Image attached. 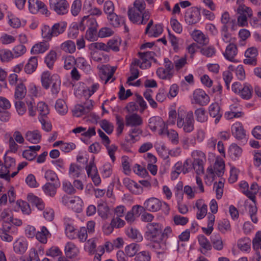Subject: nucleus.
Returning a JSON list of instances; mask_svg holds the SVG:
<instances>
[{"mask_svg":"<svg viewBox=\"0 0 261 261\" xmlns=\"http://www.w3.org/2000/svg\"><path fill=\"white\" fill-rule=\"evenodd\" d=\"M41 82L45 89H48L51 86L52 94L57 95L60 90L61 81L58 74L51 75L48 71H43L41 74Z\"/></svg>","mask_w":261,"mask_h":261,"instance_id":"obj_4","label":"nucleus"},{"mask_svg":"<svg viewBox=\"0 0 261 261\" xmlns=\"http://www.w3.org/2000/svg\"><path fill=\"white\" fill-rule=\"evenodd\" d=\"M38 66V60L36 57H31L24 67V70L27 74L34 72Z\"/></svg>","mask_w":261,"mask_h":261,"instance_id":"obj_31","label":"nucleus"},{"mask_svg":"<svg viewBox=\"0 0 261 261\" xmlns=\"http://www.w3.org/2000/svg\"><path fill=\"white\" fill-rule=\"evenodd\" d=\"M252 89L250 85L245 83L239 94L245 99H249L252 96Z\"/></svg>","mask_w":261,"mask_h":261,"instance_id":"obj_38","label":"nucleus"},{"mask_svg":"<svg viewBox=\"0 0 261 261\" xmlns=\"http://www.w3.org/2000/svg\"><path fill=\"white\" fill-rule=\"evenodd\" d=\"M139 245L136 243H132L125 248V251L129 257L136 256V254L139 251Z\"/></svg>","mask_w":261,"mask_h":261,"instance_id":"obj_44","label":"nucleus"},{"mask_svg":"<svg viewBox=\"0 0 261 261\" xmlns=\"http://www.w3.org/2000/svg\"><path fill=\"white\" fill-rule=\"evenodd\" d=\"M231 132L233 136L238 140H246V131L242 124L237 122L231 126Z\"/></svg>","mask_w":261,"mask_h":261,"instance_id":"obj_15","label":"nucleus"},{"mask_svg":"<svg viewBox=\"0 0 261 261\" xmlns=\"http://www.w3.org/2000/svg\"><path fill=\"white\" fill-rule=\"evenodd\" d=\"M210 101V97L204 91L197 89L194 91L192 103L200 106H206Z\"/></svg>","mask_w":261,"mask_h":261,"instance_id":"obj_11","label":"nucleus"},{"mask_svg":"<svg viewBox=\"0 0 261 261\" xmlns=\"http://www.w3.org/2000/svg\"><path fill=\"white\" fill-rule=\"evenodd\" d=\"M60 186V182H47L42 187V190L44 193L50 197H54L57 192V189Z\"/></svg>","mask_w":261,"mask_h":261,"instance_id":"obj_22","label":"nucleus"},{"mask_svg":"<svg viewBox=\"0 0 261 261\" xmlns=\"http://www.w3.org/2000/svg\"><path fill=\"white\" fill-rule=\"evenodd\" d=\"M208 111L210 116L215 118V123L217 124L223 115V111L219 104L217 102L212 103L208 107Z\"/></svg>","mask_w":261,"mask_h":261,"instance_id":"obj_19","label":"nucleus"},{"mask_svg":"<svg viewBox=\"0 0 261 261\" xmlns=\"http://www.w3.org/2000/svg\"><path fill=\"white\" fill-rule=\"evenodd\" d=\"M193 39L198 43L205 45L208 43V37L199 30H195L192 33Z\"/></svg>","mask_w":261,"mask_h":261,"instance_id":"obj_25","label":"nucleus"},{"mask_svg":"<svg viewBox=\"0 0 261 261\" xmlns=\"http://www.w3.org/2000/svg\"><path fill=\"white\" fill-rule=\"evenodd\" d=\"M211 242L212 247L217 250L220 251L223 248V243L222 238L219 233H214L211 236Z\"/></svg>","mask_w":261,"mask_h":261,"instance_id":"obj_30","label":"nucleus"},{"mask_svg":"<svg viewBox=\"0 0 261 261\" xmlns=\"http://www.w3.org/2000/svg\"><path fill=\"white\" fill-rule=\"evenodd\" d=\"M8 24L13 28H18L21 25L20 19L12 14L8 15Z\"/></svg>","mask_w":261,"mask_h":261,"instance_id":"obj_61","label":"nucleus"},{"mask_svg":"<svg viewBox=\"0 0 261 261\" xmlns=\"http://www.w3.org/2000/svg\"><path fill=\"white\" fill-rule=\"evenodd\" d=\"M49 9L58 15H64L68 11L69 4L66 0H49Z\"/></svg>","mask_w":261,"mask_h":261,"instance_id":"obj_8","label":"nucleus"},{"mask_svg":"<svg viewBox=\"0 0 261 261\" xmlns=\"http://www.w3.org/2000/svg\"><path fill=\"white\" fill-rule=\"evenodd\" d=\"M120 45V39H112L108 42V46H109V51L110 49L114 51H118L119 50Z\"/></svg>","mask_w":261,"mask_h":261,"instance_id":"obj_63","label":"nucleus"},{"mask_svg":"<svg viewBox=\"0 0 261 261\" xmlns=\"http://www.w3.org/2000/svg\"><path fill=\"white\" fill-rule=\"evenodd\" d=\"M13 58L12 51L7 49L0 50V59L3 62H7Z\"/></svg>","mask_w":261,"mask_h":261,"instance_id":"obj_54","label":"nucleus"},{"mask_svg":"<svg viewBox=\"0 0 261 261\" xmlns=\"http://www.w3.org/2000/svg\"><path fill=\"white\" fill-rule=\"evenodd\" d=\"M151 258L149 251H142L136 254L134 257V261H150Z\"/></svg>","mask_w":261,"mask_h":261,"instance_id":"obj_57","label":"nucleus"},{"mask_svg":"<svg viewBox=\"0 0 261 261\" xmlns=\"http://www.w3.org/2000/svg\"><path fill=\"white\" fill-rule=\"evenodd\" d=\"M66 27L67 23L63 21L55 23L51 28L48 25H44L42 29V36L47 41L50 40L53 37L62 34Z\"/></svg>","mask_w":261,"mask_h":261,"instance_id":"obj_5","label":"nucleus"},{"mask_svg":"<svg viewBox=\"0 0 261 261\" xmlns=\"http://www.w3.org/2000/svg\"><path fill=\"white\" fill-rule=\"evenodd\" d=\"M37 110L39 113V117H45L49 114L48 106L43 101L38 103Z\"/></svg>","mask_w":261,"mask_h":261,"instance_id":"obj_52","label":"nucleus"},{"mask_svg":"<svg viewBox=\"0 0 261 261\" xmlns=\"http://www.w3.org/2000/svg\"><path fill=\"white\" fill-rule=\"evenodd\" d=\"M96 240L92 238L88 240L85 244V249L90 255H93L96 252Z\"/></svg>","mask_w":261,"mask_h":261,"instance_id":"obj_48","label":"nucleus"},{"mask_svg":"<svg viewBox=\"0 0 261 261\" xmlns=\"http://www.w3.org/2000/svg\"><path fill=\"white\" fill-rule=\"evenodd\" d=\"M162 206V202L157 198L150 197L146 199L143 205H134L133 206V211L136 210L137 212L138 210L140 211L142 210L147 211L151 212H156L159 211Z\"/></svg>","mask_w":261,"mask_h":261,"instance_id":"obj_6","label":"nucleus"},{"mask_svg":"<svg viewBox=\"0 0 261 261\" xmlns=\"http://www.w3.org/2000/svg\"><path fill=\"white\" fill-rule=\"evenodd\" d=\"M168 238H165L164 240L155 241L152 247L155 249L158 253H162L167 249V240Z\"/></svg>","mask_w":261,"mask_h":261,"instance_id":"obj_39","label":"nucleus"},{"mask_svg":"<svg viewBox=\"0 0 261 261\" xmlns=\"http://www.w3.org/2000/svg\"><path fill=\"white\" fill-rule=\"evenodd\" d=\"M77 67L82 70L87 74H89L92 71L91 67L89 62L83 57H78L76 58Z\"/></svg>","mask_w":261,"mask_h":261,"instance_id":"obj_28","label":"nucleus"},{"mask_svg":"<svg viewBox=\"0 0 261 261\" xmlns=\"http://www.w3.org/2000/svg\"><path fill=\"white\" fill-rule=\"evenodd\" d=\"M191 156L193 161L201 162H206V155L203 152L200 150H194L191 153Z\"/></svg>","mask_w":261,"mask_h":261,"instance_id":"obj_59","label":"nucleus"},{"mask_svg":"<svg viewBox=\"0 0 261 261\" xmlns=\"http://www.w3.org/2000/svg\"><path fill=\"white\" fill-rule=\"evenodd\" d=\"M50 233L47 228L43 226L41 227L40 231L36 232V238L40 243L46 244L47 241V238L50 236Z\"/></svg>","mask_w":261,"mask_h":261,"instance_id":"obj_29","label":"nucleus"},{"mask_svg":"<svg viewBox=\"0 0 261 261\" xmlns=\"http://www.w3.org/2000/svg\"><path fill=\"white\" fill-rule=\"evenodd\" d=\"M69 206L75 212L80 213L82 211L83 201L79 197H74L69 201Z\"/></svg>","mask_w":261,"mask_h":261,"instance_id":"obj_37","label":"nucleus"},{"mask_svg":"<svg viewBox=\"0 0 261 261\" xmlns=\"http://www.w3.org/2000/svg\"><path fill=\"white\" fill-rule=\"evenodd\" d=\"M97 133L101 138L102 143L106 146L108 150V154L113 162L115 161V152L117 150V146L112 144L110 145V140L109 138L101 129H99Z\"/></svg>","mask_w":261,"mask_h":261,"instance_id":"obj_10","label":"nucleus"},{"mask_svg":"<svg viewBox=\"0 0 261 261\" xmlns=\"http://www.w3.org/2000/svg\"><path fill=\"white\" fill-rule=\"evenodd\" d=\"M237 13L239 15L245 16L247 18H250L252 16L251 9L245 5H240L237 9Z\"/></svg>","mask_w":261,"mask_h":261,"instance_id":"obj_58","label":"nucleus"},{"mask_svg":"<svg viewBox=\"0 0 261 261\" xmlns=\"http://www.w3.org/2000/svg\"><path fill=\"white\" fill-rule=\"evenodd\" d=\"M221 21L223 24L222 26H226L227 28L230 27L231 30L233 31L236 30V27H237L236 19H231L227 12H225L222 14Z\"/></svg>","mask_w":261,"mask_h":261,"instance_id":"obj_24","label":"nucleus"},{"mask_svg":"<svg viewBox=\"0 0 261 261\" xmlns=\"http://www.w3.org/2000/svg\"><path fill=\"white\" fill-rule=\"evenodd\" d=\"M163 28L161 24H156L151 28V30H149L148 35L149 37H158L163 32Z\"/></svg>","mask_w":261,"mask_h":261,"instance_id":"obj_53","label":"nucleus"},{"mask_svg":"<svg viewBox=\"0 0 261 261\" xmlns=\"http://www.w3.org/2000/svg\"><path fill=\"white\" fill-rule=\"evenodd\" d=\"M138 54L142 61V63L140 65V67L142 69L150 67L151 60H154V62H156V60L154 59L155 53L153 51L139 52Z\"/></svg>","mask_w":261,"mask_h":261,"instance_id":"obj_14","label":"nucleus"},{"mask_svg":"<svg viewBox=\"0 0 261 261\" xmlns=\"http://www.w3.org/2000/svg\"><path fill=\"white\" fill-rule=\"evenodd\" d=\"M56 60L57 53L55 51L50 50L45 57L44 62L48 68L52 69Z\"/></svg>","mask_w":261,"mask_h":261,"instance_id":"obj_40","label":"nucleus"},{"mask_svg":"<svg viewBox=\"0 0 261 261\" xmlns=\"http://www.w3.org/2000/svg\"><path fill=\"white\" fill-rule=\"evenodd\" d=\"M237 54V48L235 44L230 43L227 47L224 54L227 60L232 61Z\"/></svg>","mask_w":261,"mask_h":261,"instance_id":"obj_35","label":"nucleus"},{"mask_svg":"<svg viewBox=\"0 0 261 261\" xmlns=\"http://www.w3.org/2000/svg\"><path fill=\"white\" fill-rule=\"evenodd\" d=\"M164 134H167L169 139L171 141V143L173 144H177L179 142L178 134L177 132L173 129L168 130Z\"/></svg>","mask_w":261,"mask_h":261,"instance_id":"obj_56","label":"nucleus"},{"mask_svg":"<svg viewBox=\"0 0 261 261\" xmlns=\"http://www.w3.org/2000/svg\"><path fill=\"white\" fill-rule=\"evenodd\" d=\"M116 68L114 67H111L108 65H104L101 69L102 73L107 76L105 83H107L113 76L115 72Z\"/></svg>","mask_w":261,"mask_h":261,"instance_id":"obj_45","label":"nucleus"},{"mask_svg":"<svg viewBox=\"0 0 261 261\" xmlns=\"http://www.w3.org/2000/svg\"><path fill=\"white\" fill-rule=\"evenodd\" d=\"M49 47V44L46 40L45 42H40L34 45L31 49V52L32 54H42L47 50Z\"/></svg>","mask_w":261,"mask_h":261,"instance_id":"obj_34","label":"nucleus"},{"mask_svg":"<svg viewBox=\"0 0 261 261\" xmlns=\"http://www.w3.org/2000/svg\"><path fill=\"white\" fill-rule=\"evenodd\" d=\"M27 93V89L24 85L20 83L17 85L15 88L14 96L15 99H22L24 97Z\"/></svg>","mask_w":261,"mask_h":261,"instance_id":"obj_41","label":"nucleus"},{"mask_svg":"<svg viewBox=\"0 0 261 261\" xmlns=\"http://www.w3.org/2000/svg\"><path fill=\"white\" fill-rule=\"evenodd\" d=\"M149 127L152 131H155L159 129V134L160 135H164L167 130V126L162 119L159 116H153L149 119Z\"/></svg>","mask_w":261,"mask_h":261,"instance_id":"obj_9","label":"nucleus"},{"mask_svg":"<svg viewBox=\"0 0 261 261\" xmlns=\"http://www.w3.org/2000/svg\"><path fill=\"white\" fill-rule=\"evenodd\" d=\"M110 23L114 27H118L124 23V17L118 16L115 13L107 16Z\"/></svg>","mask_w":261,"mask_h":261,"instance_id":"obj_33","label":"nucleus"},{"mask_svg":"<svg viewBox=\"0 0 261 261\" xmlns=\"http://www.w3.org/2000/svg\"><path fill=\"white\" fill-rule=\"evenodd\" d=\"M28 248V243L23 239H19L16 240L13 244V249L17 254H23Z\"/></svg>","mask_w":261,"mask_h":261,"instance_id":"obj_23","label":"nucleus"},{"mask_svg":"<svg viewBox=\"0 0 261 261\" xmlns=\"http://www.w3.org/2000/svg\"><path fill=\"white\" fill-rule=\"evenodd\" d=\"M127 15L133 23L145 24L150 18V13L146 9V4L144 0H135L133 7L128 8Z\"/></svg>","mask_w":261,"mask_h":261,"instance_id":"obj_1","label":"nucleus"},{"mask_svg":"<svg viewBox=\"0 0 261 261\" xmlns=\"http://www.w3.org/2000/svg\"><path fill=\"white\" fill-rule=\"evenodd\" d=\"M197 240L199 245L198 250L203 255H206L212 249L211 242L203 234L199 235Z\"/></svg>","mask_w":261,"mask_h":261,"instance_id":"obj_17","label":"nucleus"},{"mask_svg":"<svg viewBox=\"0 0 261 261\" xmlns=\"http://www.w3.org/2000/svg\"><path fill=\"white\" fill-rule=\"evenodd\" d=\"M196 119L197 121L204 122L207 121V116L205 109L203 108L197 109L194 112Z\"/></svg>","mask_w":261,"mask_h":261,"instance_id":"obj_47","label":"nucleus"},{"mask_svg":"<svg viewBox=\"0 0 261 261\" xmlns=\"http://www.w3.org/2000/svg\"><path fill=\"white\" fill-rule=\"evenodd\" d=\"M65 253L69 258H72L77 255L79 253V248L72 242H68L65 246Z\"/></svg>","mask_w":261,"mask_h":261,"instance_id":"obj_26","label":"nucleus"},{"mask_svg":"<svg viewBox=\"0 0 261 261\" xmlns=\"http://www.w3.org/2000/svg\"><path fill=\"white\" fill-rule=\"evenodd\" d=\"M251 241L248 238H244L238 241V246L242 251H247L250 249Z\"/></svg>","mask_w":261,"mask_h":261,"instance_id":"obj_50","label":"nucleus"},{"mask_svg":"<svg viewBox=\"0 0 261 261\" xmlns=\"http://www.w3.org/2000/svg\"><path fill=\"white\" fill-rule=\"evenodd\" d=\"M29 9L31 13L36 14L40 10L43 14L47 15L48 11L44 3L39 0H29Z\"/></svg>","mask_w":261,"mask_h":261,"instance_id":"obj_13","label":"nucleus"},{"mask_svg":"<svg viewBox=\"0 0 261 261\" xmlns=\"http://www.w3.org/2000/svg\"><path fill=\"white\" fill-rule=\"evenodd\" d=\"M200 12L196 7H191L186 12L185 21L188 24H194L198 22L200 20Z\"/></svg>","mask_w":261,"mask_h":261,"instance_id":"obj_12","label":"nucleus"},{"mask_svg":"<svg viewBox=\"0 0 261 261\" xmlns=\"http://www.w3.org/2000/svg\"><path fill=\"white\" fill-rule=\"evenodd\" d=\"M205 162H197L193 161L192 168L197 175H200L204 172V164Z\"/></svg>","mask_w":261,"mask_h":261,"instance_id":"obj_64","label":"nucleus"},{"mask_svg":"<svg viewBox=\"0 0 261 261\" xmlns=\"http://www.w3.org/2000/svg\"><path fill=\"white\" fill-rule=\"evenodd\" d=\"M126 233L129 238L135 239L137 241H141L143 240L141 234L135 228H128L126 231Z\"/></svg>","mask_w":261,"mask_h":261,"instance_id":"obj_51","label":"nucleus"},{"mask_svg":"<svg viewBox=\"0 0 261 261\" xmlns=\"http://www.w3.org/2000/svg\"><path fill=\"white\" fill-rule=\"evenodd\" d=\"M172 234V230L170 226L166 227L163 230L162 225L158 223H150L146 225L145 238L150 241L155 242L169 238Z\"/></svg>","mask_w":261,"mask_h":261,"instance_id":"obj_2","label":"nucleus"},{"mask_svg":"<svg viewBox=\"0 0 261 261\" xmlns=\"http://www.w3.org/2000/svg\"><path fill=\"white\" fill-rule=\"evenodd\" d=\"M25 138L27 140L32 143H38L41 138V135L38 130L33 131H28L25 134Z\"/></svg>","mask_w":261,"mask_h":261,"instance_id":"obj_32","label":"nucleus"},{"mask_svg":"<svg viewBox=\"0 0 261 261\" xmlns=\"http://www.w3.org/2000/svg\"><path fill=\"white\" fill-rule=\"evenodd\" d=\"M65 232L66 236L71 240L75 239L77 237L75 229L74 226L70 223H64Z\"/></svg>","mask_w":261,"mask_h":261,"instance_id":"obj_43","label":"nucleus"},{"mask_svg":"<svg viewBox=\"0 0 261 261\" xmlns=\"http://www.w3.org/2000/svg\"><path fill=\"white\" fill-rule=\"evenodd\" d=\"M257 54V50L256 48L252 47L247 49L245 53V59L244 60V63L252 66L256 65Z\"/></svg>","mask_w":261,"mask_h":261,"instance_id":"obj_16","label":"nucleus"},{"mask_svg":"<svg viewBox=\"0 0 261 261\" xmlns=\"http://www.w3.org/2000/svg\"><path fill=\"white\" fill-rule=\"evenodd\" d=\"M56 111L61 115H65L68 111V108L64 100L59 99L55 104Z\"/></svg>","mask_w":261,"mask_h":261,"instance_id":"obj_46","label":"nucleus"},{"mask_svg":"<svg viewBox=\"0 0 261 261\" xmlns=\"http://www.w3.org/2000/svg\"><path fill=\"white\" fill-rule=\"evenodd\" d=\"M242 152V148L236 144H232L229 148L228 153L230 157L234 160L238 159Z\"/></svg>","mask_w":261,"mask_h":261,"instance_id":"obj_36","label":"nucleus"},{"mask_svg":"<svg viewBox=\"0 0 261 261\" xmlns=\"http://www.w3.org/2000/svg\"><path fill=\"white\" fill-rule=\"evenodd\" d=\"M174 63L175 69L179 70L187 64V58L186 57L179 58L178 57H175L174 58Z\"/></svg>","mask_w":261,"mask_h":261,"instance_id":"obj_62","label":"nucleus"},{"mask_svg":"<svg viewBox=\"0 0 261 261\" xmlns=\"http://www.w3.org/2000/svg\"><path fill=\"white\" fill-rule=\"evenodd\" d=\"M88 25H91L90 27L86 32V38L87 40L93 41L97 37V31L96 26L97 25V22L95 18H90L87 20Z\"/></svg>","mask_w":261,"mask_h":261,"instance_id":"obj_18","label":"nucleus"},{"mask_svg":"<svg viewBox=\"0 0 261 261\" xmlns=\"http://www.w3.org/2000/svg\"><path fill=\"white\" fill-rule=\"evenodd\" d=\"M125 122L126 126H137L142 124L143 120L138 114L133 113L125 116Z\"/></svg>","mask_w":261,"mask_h":261,"instance_id":"obj_21","label":"nucleus"},{"mask_svg":"<svg viewBox=\"0 0 261 261\" xmlns=\"http://www.w3.org/2000/svg\"><path fill=\"white\" fill-rule=\"evenodd\" d=\"M17 228L9 223L7 221H4L2 227L0 228V238L6 242H10L13 240V235L17 234Z\"/></svg>","mask_w":261,"mask_h":261,"instance_id":"obj_7","label":"nucleus"},{"mask_svg":"<svg viewBox=\"0 0 261 261\" xmlns=\"http://www.w3.org/2000/svg\"><path fill=\"white\" fill-rule=\"evenodd\" d=\"M218 228L222 233H225L231 230L229 221L227 219H223L218 222Z\"/></svg>","mask_w":261,"mask_h":261,"instance_id":"obj_49","label":"nucleus"},{"mask_svg":"<svg viewBox=\"0 0 261 261\" xmlns=\"http://www.w3.org/2000/svg\"><path fill=\"white\" fill-rule=\"evenodd\" d=\"M177 126L182 128L185 133H190L194 129V119L193 113L190 111L187 112L183 109H178Z\"/></svg>","mask_w":261,"mask_h":261,"instance_id":"obj_3","label":"nucleus"},{"mask_svg":"<svg viewBox=\"0 0 261 261\" xmlns=\"http://www.w3.org/2000/svg\"><path fill=\"white\" fill-rule=\"evenodd\" d=\"M76 64V59L72 56H67L64 58V67L66 70L72 69Z\"/></svg>","mask_w":261,"mask_h":261,"instance_id":"obj_55","label":"nucleus"},{"mask_svg":"<svg viewBox=\"0 0 261 261\" xmlns=\"http://www.w3.org/2000/svg\"><path fill=\"white\" fill-rule=\"evenodd\" d=\"M196 206L198 209L196 214L197 219L199 220L203 219L207 214V205L203 202L202 200L199 199L196 201Z\"/></svg>","mask_w":261,"mask_h":261,"instance_id":"obj_27","label":"nucleus"},{"mask_svg":"<svg viewBox=\"0 0 261 261\" xmlns=\"http://www.w3.org/2000/svg\"><path fill=\"white\" fill-rule=\"evenodd\" d=\"M61 49L63 51L70 54L73 53L76 49L75 43L71 40H67L61 45Z\"/></svg>","mask_w":261,"mask_h":261,"instance_id":"obj_42","label":"nucleus"},{"mask_svg":"<svg viewBox=\"0 0 261 261\" xmlns=\"http://www.w3.org/2000/svg\"><path fill=\"white\" fill-rule=\"evenodd\" d=\"M82 168L74 164H71L69 169V173L73 178L78 177L81 174Z\"/></svg>","mask_w":261,"mask_h":261,"instance_id":"obj_60","label":"nucleus"},{"mask_svg":"<svg viewBox=\"0 0 261 261\" xmlns=\"http://www.w3.org/2000/svg\"><path fill=\"white\" fill-rule=\"evenodd\" d=\"M224 168L225 165L224 162L222 161H217L215 163L214 168H208L207 170L212 177H213L214 176L221 177L224 173Z\"/></svg>","mask_w":261,"mask_h":261,"instance_id":"obj_20","label":"nucleus"}]
</instances>
